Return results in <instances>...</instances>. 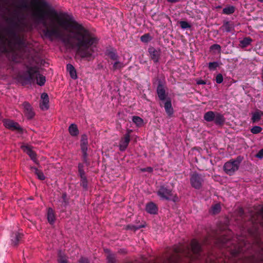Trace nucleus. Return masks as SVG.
I'll return each mask as SVG.
<instances>
[{
  "label": "nucleus",
  "instance_id": "obj_7",
  "mask_svg": "<svg viewBox=\"0 0 263 263\" xmlns=\"http://www.w3.org/2000/svg\"><path fill=\"white\" fill-rule=\"evenodd\" d=\"M204 181V176L196 172L193 173L190 178V183L192 186L196 189H200Z\"/></svg>",
  "mask_w": 263,
  "mask_h": 263
},
{
  "label": "nucleus",
  "instance_id": "obj_26",
  "mask_svg": "<svg viewBox=\"0 0 263 263\" xmlns=\"http://www.w3.org/2000/svg\"><path fill=\"white\" fill-rule=\"evenodd\" d=\"M253 42V40L249 36L244 37L242 40L240 41V46L241 48H245L250 45Z\"/></svg>",
  "mask_w": 263,
  "mask_h": 263
},
{
  "label": "nucleus",
  "instance_id": "obj_43",
  "mask_svg": "<svg viewBox=\"0 0 263 263\" xmlns=\"http://www.w3.org/2000/svg\"><path fill=\"white\" fill-rule=\"evenodd\" d=\"M11 130L14 131H17L19 133H22L23 132V128L20 126L19 124L16 122V125H13L12 126V128L10 129Z\"/></svg>",
  "mask_w": 263,
  "mask_h": 263
},
{
  "label": "nucleus",
  "instance_id": "obj_55",
  "mask_svg": "<svg viewBox=\"0 0 263 263\" xmlns=\"http://www.w3.org/2000/svg\"><path fill=\"white\" fill-rule=\"evenodd\" d=\"M197 84L198 85H204L206 84V82L204 80H199L197 82Z\"/></svg>",
  "mask_w": 263,
  "mask_h": 263
},
{
  "label": "nucleus",
  "instance_id": "obj_58",
  "mask_svg": "<svg viewBox=\"0 0 263 263\" xmlns=\"http://www.w3.org/2000/svg\"><path fill=\"white\" fill-rule=\"evenodd\" d=\"M243 263H248V258L245 257V259L243 261ZM252 263H256L254 260V258L252 259Z\"/></svg>",
  "mask_w": 263,
  "mask_h": 263
},
{
  "label": "nucleus",
  "instance_id": "obj_60",
  "mask_svg": "<svg viewBox=\"0 0 263 263\" xmlns=\"http://www.w3.org/2000/svg\"><path fill=\"white\" fill-rule=\"evenodd\" d=\"M258 1L260 2H263V0H257Z\"/></svg>",
  "mask_w": 263,
  "mask_h": 263
},
{
  "label": "nucleus",
  "instance_id": "obj_30",
  "mask_svg": "<svg viewBox=\"0 0 263 263\" xmlns=\"http://www.w3.org/2000/svg\"><path fill=\"white\" fill-rule=\"evenodd\" d=\"M80 185L85 190H87L88 186V180L86 175L83 176H80Z\"/></svg>",
  "mask_w": 263,
  "mask_h": 263
},
{
  "label": "nucleus",
  "instance_id": "obj_21",
  "mask_svg": "<svg viewBox=\"0 0 263 263\" xmlns=\"http://www.w3.org/2000/svg\"><path fill=\"white\" fill-rule=\"evenodd\" d=\"M22 148L23 151L26 153L27 155L29 156L30 158L34 162H36V154L33 151L29 146H23Z\"/></svg>",
  "mask_w": 263,
  "mask_h": 263
},
{
  "label": "nucleus",
  "instance_id": "obj_20",
  "mask_svg": "<svg viewBox=\"0 0 263 263\" xmlns=\"http://www.w3.org/2000/svg\"><path fill=\"white\" fill-rule=\"evenodd\" d=\"M263 116V111L256 109L254 112H252L251 121L253 123H256L259 121Z\"/></svg>",
  "mask_w": 263,
  "mask_h": 263
},
{
  "label": "nucleus",
  "instance_id": "obj_18",
  "mask_svg": "<svg viewBox=\"0 0 263 263\" xmlns=\"http://www.w3.org/2000/svg\"><path fill=\"white\" fill-rule=\"evenodd\" d=\"M105 55L113 61L119 60L120 57L118 55L117 51L114 48L108 49L105 52Z\"/></svg>",
  "mask_w": 263,
  "mask_h": 263
},
{
  "label": "nucleus",
  "instance_id": "obj_38",
  "mask_svg": "<svg viewBox=\"0 0 263 263\" xmlns=\"http://www.w3.org/2000/svg\"><path fill=\"white\" fill-rule=\"evenodd\" d=\"M220 241L223 247H229L228 243L230 241V239L223 236L220 238Z\"/></svg>",
  "mask_w": 263,
  "mask_h": 263
},
{
  "label": "nucleus",
  "instance_id": "obj_41",
  "mask_svg": "<svg viewBox=\"0 0 263 263\" xmlns=\"http://www.w3.org/2000/svg\"><path fill=\"white\" fill-rule=\"evenodd\" d=\"M179 24L183 29H189L191 27V25L186 21H180Z\"/></svg>",
  "mask_w": 263,
  "mask_h": 263
},
{
  "label": "nucleus",
  "instance_id": "obj_4",
  "mask_svg": "<svg viewBox=\"0 0 263 263\" xmlns=\"http://www.w3.org/2000/svg\"><path fill=\"white\" fill-rule=\"evenodd\" d=\"M157 195L162 200L172 201L176 202L178 201V197L176 194H174L173 189L167 184H163L157 187Z\"/></svg>",
  "mask_w": 263,
  "mask_h": 263
},
{
  "label": "nucleus",
  "instance_id": "obj_15",
  "mask_svg": "<svg viewBox=\"0 0 263 263\" xmlns=\"http://www.w3.org/2000/svg\"><path fill=\"white\" fill-rule=\"evenodd\" d=\"M42 102L40 103V107L42 110H47L49 108V97L47 93L44 92L41 95Z\"/></svg>",
  "mask_w": 263,
  "mask_h": 263
},
{
  "label": "nucleus",
  "instance_id": "obj_28",
  "mask_svg": "<svg viewBox=\"0 0 263 263\" xmlns=\"http://www.w3.org/2000/svg\"><path fill=\"white\" fill-rule=\"evenodd\" d=\"M236 8L233 6H228L222 10V13L226 15H230L234 13Z\"/></svg>",
  "mask_w": 263,
  "mask_h": 263
},
{
  "label": "nucleus",
  "instance_id": "obj_61",
  "mask_svg": "<svg viewBox=\"0 0 263 263\" xmlns=\"http://www.w3.org/2000/svg\"><path fill=\"white\" fill-rule=\"evenodd\" d=\"M2 119V116H1V114L0 113V120H1Z\"/></svg>",
  "mask_w": 263,
  "mask_h": 263
},
{
  "label": "nucleus",
  "instance_id": "obj_51",
  "mask_svg": "<svg viewBox=\"0 0 263 263\" xmlns=\"http://www.w3.org/2000/svg\"><path fill=\"white\" fill-rule=\"evenodd\" d=\"M87 145L88 144H80L81 150L82 153L85 152H87V150H88Z\"/></svg>",
  "mask_w": 263,
  "mask_h": 263
},
{
  "label": "nucleus",
  "instance_id": "obj_10",
  "mask_svg": "<svg viewBox=\"0 0 263 263\" xmlns=\"http://www.w3.org/2000/svg\"><path fill=\"white\" fill-rule=\"evenodd\" d=\"M130 132L131 130H128V132L124 135L120 141L119 146V149L121 152L125 151L130 141Z\"/></svg>",
  "mask_w": 263,
  "mask_h": 263
},
{
  "label": "nucleus",
  "instance_id": "obj_59",
  "mask_svg": "<svg viewBox=\"0 0 263 263\" xmlns=\"http://www.w3.org/2000/svg\"><path fill=\"white\" fill-rule=\"evenodd\" d=\"M239 213L241 216L243 214V210L242 208L239 209Z\"/></svg>",
  "mask_w": 263,
  "mask_h": 263
},
{
  "label": "nucleus",
  "instance_id": "obj_39",
  "mask_svg": "<svg viewBox=\"0 0 263 263\" xmlns=\"http://www.w3.org/2000/svg\"><path fill=\"white\" fill-rule=\"evenodd\" d=\"M221 206L219 204H215L212 207V213L214 214H217L220 212Z\"/></svg>",
  "mask_w": 263,
  "mask_h": 263
},
{
  "label": "nucleus",
  "instance_id": "obj_35",
  "mask_svg": "<svg viewBox=\"0 0 263 263\" xmlns=\"http://www.w3.org/2000/svg\"><path fill=\"white\" fill-rule=\"evenodd\" d=\"M231 160L233 161L234 163H235L236 165L238 166V167H239L240 163L243 160V157L241 156H238L235 159H232Z\"/></svg>",
  "mask_w": 263,
  "mask_h": 263
},
{
  "label": "nucleus",
  "instance_id": "obj_45",
  "mask_svg": "<svg viewBox=\"0 0 263 263\" xmlns=\"http://www.w3.org/2000/svg\"><path fill=\"white\" fill-rule=\"evenodd\" d=\"M210 49L211 50H217L219 53H220L221 51V46L217 44L212 45L210 47Z\"/></svg>",
  "mask_w": 263,
  "mask_h": 263
},
{
  "label": "nucleus",
  "instance_id": "obj_9",
  "mask_svg": "<svg viewBox=\"0 0 263 263\" xmlns=\"http://www.w3.org/2000/svg\"><path fill=\"white\" fill-rule=\"evenodd\" d=\"M148 52L151 60L155 63L159 62L161 55V51L159 49H156L153 47H149L148 49Z\"/></svg>",
  "mask_w": 263,
  "mask_h": 263
},
{
  "label": "nucleus",
  "instance_id": "obj_5",
  "mask_svg": "<svg viewBox=\"0 0 263 263\" xmlns=\"http://www.w3.org/2000/svg\"><path fill=\"white\" fill-rule=\"evenodd\" d=\"M203 118L208 122L214 121L215 124L219 127H222L226 122L224 115L217 111H208L204 114Z\"/></svg>",
  "mask_w": 263,
  "mask_h": 263
},
{
  "label": "nucleus",
  "instance_id": "obj_32",
  "mask_svg": "<svg viewBox=\"0 0 263 263\" xmlns=\"http://www.w3.org/2000/svg\"><path fill=\"white\" fill-rule=\"evenodd\" d=\"M133 122L136 124L137 126L140 127L143 125V119L138 116L133 117Z\"/></svg>",
  "mask_w": 263,
  "mask_h": 263
},
{
  "label": "nucleus",
  "instance_id": "obj_24",
  "mask_svg": "<svg viewBox=\"0 0 263 263\" xmlns=\"http://www.w3.org/2000/svg\"><path fill=\"white\" fill-rule=\"evenodd\" d=\"M68 132L72 137H77L79 134L78 126L74 123L70 125L68 127Z\"/></svg>",
  "mask_w": 263,
  "mask_h": 263
},
{
  "label": "nucleus",
  "instance_id": "obj_6",
  "mask_svg": "<svg viewBox=\"0 0 263 263\" xmlns=\"http://www.w3.org/2000/svg\"><path fill=\"white\" fill-rule=\"evenodd\" d=\"M17 21H16L13 18H9L7 20V22L9 24L10 27L6 29V32L9 35V29H13L17 32L22 31L24 29V24L22 22L24 18L22 17L19 18L17 17Z\"/></svg>",
  "mask_w": 263,
  "mask_h": 263
},
{
  "label": "nucleus",
  "instance_id": "obj_17",
  "mask_svg": "<svg viewBox=\"0 0 263 263\" xmlns=\"http://www.w3.org/2000/svg\"><path fill=\"white\" fill-rule=\"evenodd\" d=\"M165 101V102L164 105L165 111L168 116L171 117L174 114V109L172 107L171 99L170 98H167Z\"/></svg>",
  "mask_w": 263,
  "mask_h": 263
},
{
  "label": "nucleus",
  "instance_id": "obj_12",
  "mask_svg": "<svg viewBox=\"0 0 263 263\" xmlns=\"http://www.w3.org/2000/svg\"><path fill=\"white\" fill-rule=\"evenodd\" d=\"M23 234L18 232H13L11 235V244L14 246H17L22 241Z\"/></svg>",
  "mask_w": 263,
  "mask_h": 263
},
{
  "label": "nucleus",
  "instance_id": "obj_36",
  "mask_svg": "<svg viewBox=\"0 0 263 263\" xmlns=\"http://www.w3.org/2000/svg\"><path fill=\"white\" fill-rule=\"evenodd\" d=\"M141 41L143 43H148L152 40V37L149 33H145L141 36Z\"/></svg>",
  "mask_w": 263,
  "mask_h": 263
},
{
  "label": "nucleus",
  "instance_id": "obj_1",
  "mask_svg": "<svg viewBox=\"0 0 263 263\" xmlns=\"http://www.w3.org/2000/svg\"><path fill=\"white\" fill-rule=\"evenodd\" d=\"M31 16L34 22L45 27L43 33L49 39H60L66 44L75 41L77 53L90 60L98 43V37L66 13L59 15L47 0H31Z\"/></svg>",
  "mask_w": 263,
  "mask_h": 263
},
{
  "label": "nucleus",
  "instance_id": "obj_27",
  "mask_svg": "<svg viewBox=\"0 0 263 263\" xmlns=\"http://www.w3.org/2000/svg\"><path fill=\"white\" fill-rule=\"evenodd\" d=\"M111 64H112V67L111 69L113 71L121 70L124 67V64L123 63L120 62L119 60L115 61L114 63H111Z\"/></svg>",
  "mask_w": 263,
  "mask_h": 263
},
{
  "label": "nucleus",
  "instance_id": "obj_23",
  "mask_svg": "<svg viewBox=\"0 0 263 263\" xmlns=\"http://www.w3.org/2000/svg\"><path fill=\"white\" fill-rule=\"evenodd\" d=\"M66 69H67V71L69 72V73L70 76V77L72 79L76 80L77 79L78 77H77V74L76 70L75 68L74 67V66L72 64H68L66 65Z\"/></svg>",
  "mask_w": 263,
  "mask_h": 263
},
{
  "label": "nucleus",
  "instance_id": "obj_47",
  "mask_svg": "<svg viewBox=\"0 0 263 263\" xmlns=\"http://www.w3.org/2000/svg\"><path fill=\"white\" fill-rule=\"evenodd\" d=\"M223 76L221 73H218L216 76L215 81L217 83L220 84L223 82Z\"/></svg>",
  "mask_w": 263,
  "mask_h": 263
},
{
  "label": "nucleus",
  "instance_id": "obj_52",
  "mask_svg": "<svg viewBox=\"0 0 263 263\" xmlns=\"http://www.w3.org/2000/svg\"><path fill=\"white\" fill-rule=\"evenodd\" d=\"M18 8L20 9H27L28 8V6L26 2L23 1L21 4L18 6Z\"/></svg>",
  "mask_w": 263,
  "mask_h": 263
},
{
  "label": "nucleus",
  "instance_id": "obj_2",
  "mask_svg": "<svg viewBox=\"0 0 263 263\" xmlns=\"http://www.w3.org/2000/svg\"><path fill=\"white\" fill-rule=\"evenodd\" d=\"M174 253L168 258L169 263H180L182 257H185L191 261L201 259V247L195 239L192 240L190 246L183 245L175 246Z\"/></svg>",
  "mask_w": 263,
  "mask_h": 263
},
{
  "label": "nucleus",
  "instance_id": "obj_34",
  "mask_svg": "<svg viewBox=\"0 0 263 263\" xmlns=\"http://www.w3.org/2000/svg\"><path fill=\"white\" fill-rule=\"evenodd\" d=\"M4 37L0 35V53L6 52V48L5 45V42L3 41Z\"/></svg>",
  "mask_w": 263,
  "mask_h": 263
},
{
  "label": "nucleus",
  "instance_id": "obj_29",
  "mask_svg": "<svg viewBox=\"0 0 263 263\" xmlns=\"http://www.w3.org/2000/svg\"><path fill=\"white\" fill-rule=\"evenodd\" d=\"M62 201L61 207L62 211H64L69 203L68 199L67 197V194L65 192L62 193Z\"/></svg>",
  "mask_w": 263,
  "mask_h": 263
},
{
  "label": "nucleus",
  "instance_id": "obj_19",
  "mask_svg": "<svg viewBox=\"0 0 263 263\" xmlns=\"http://www.w3.org/2000/svg\"><path fill=\"white\" fill-rule=\"evenodd\" d=\"M9 35L14 39L19 45H23L24 44V40L21 37L18 32L13 29H9Z\"/></svg>",
  "mask_w": 263,
  "mask_h": 263
},
{
  "label": "nucleus",
  "instance_id": "obj_49",
  "mask_svg": "<svg viewBox=\"0 0 263 263\" xmlns=\"http://www.w3.org/2000/svg\"><path fill=\"white\" fill-rule=\"evenodd\" d=\"M82 160L83 162V163L85 164L87 166H88L90 165V160L88 159V157H82Z\"/></svg>",
  "mask_w": 263,
  "mask_h": 263
},
{
  "label": "nucleus",
  "instance_id": "obj_14",
  "mask_svg": "<svg viewBox=\"0 0 263 263\" xmlns=\"http://www.w3.org/2000/svg\"><path fill=\"white\" fill-rule=\"evenodd\" d=\"M157 93L160 100L163 101L167 99L165 90L161 83H159L158 85Z\"/></svg>",
  "mask_w": 263,
  "mask_h": 263
},
{
  "label": "nucleus",
  "instance_id": "obj_37",
  "mask_svg": "<svg viewBox=\"0 0 263 263\" xmlns=\"http://www.w3.org/2000/svg\"><path fill=\"white\" fill-rule=\"evenodd\" d=\"M219 66L217 62H210L208 64V68L210 70H215Z\"/></svg>",
  "mask_w": 263,
  "mask_h": 263
},
{
  "label": "nucleus",
  "instance_id": "obj_42",
  "mask_svg": "<svg viewBox=\"0 0 263 263\" xmlns=\"http://www.w3.org/2000/svg\"><path fill=\"white\" fill-rule=\"evenodd\" d=\"M58 261L59 263H67V258L65 255L60 254L58 256Z\"/></svg>",
  "mask_w": 263,
  "mask_h": 263
},
{
  "label": "nucleus",
  "instance_id": "obj_46",
  "mask_svg": "<svg viewBox=\"0 0 263 263\" xmlns=\"http://www.w3.org/2000/svg\"><path fill=\"white\" fill-rule=\"evenodd\" d=\"M80 144H88L87 136L85 134L81 136Z\"/></svg>",
  "mask_w": 263,
  "mask_h": 263
},
{
  "label": "nucleus",
  "instance_id": "obj_54",
  "mask_svg": "<svg viewBox=\"0 0 263 263\" xmlns=\"http://www.w3.org/2000/svg\"><path fill=\"white\" fill-rule=\"evenodd\" d=\"M142 171L143 172H148L149 173H152L153 171V168L151 167H147L146 168H143Z\"/></svg>",
  "mask_w": 263,
  "mask_h": 263
},
{
  "label": "nucleus",
  "instance_id": "obj_57",
  "mask_svg": "<svg viewBox=\"0 0 263 263\" xmlns=\"http://www.w3.org/2000/svg\"><path fill=\"white\" fill-rule=\"evenodd\" d=\"M82 157H88L87 152H82Z\"/></svg>",
  "mask_w": 263,
  "mask_h": 263
},
{
  "label": "nucleus",
  "instance_id": "obj_8",
  "mask_svg": "<svg viewBox=\"0 0 263 263\" xmlns=\"http://www.w3.org/2000/svg\"><path fill=\"white\" fill-rule=\"evenodd\" d=\"M238 169V166L234 163L231 160L226 162L223 165L224 171L229 176L234 175L235 172Z\"/></svg>",
  "mask_w": 263,
  "mask_h": 263
},
{
  "label": "nucleus",
  "instance_id": "obj_48",
  "mask_svg": "<svg viewBox=\"0 0 263 263\" xmlns=\"http://www.w3.org/2000/svg\"><path fill=\"white\" fill-rule=\"evenodd\" d=\"M243 251V249H239L237 250L233 251V252H232V254H233V255L234 256L237 257V256H238V255L239 254L241 253Z\"/></svg>",
  "mask_w": 263,
  "mask_h": 263
},
{
  "label": "nucleus",
  "instance_id": "obj_13",
  "mask_svg": "<svg viewBox=\"0 0 263 263\" xmlns=\"http://www.w3.org/2000/svg\"><path fill=\"white\" fill-rule=\"evenodd\" d=\"M220 29L223 32H231L234 30V23L231 21H224Z\"/></svg>",
  "mask_w": 263,
  "mask_h": 263
},
{
  "label": "nucleus",
  "instance_id": "obj_56",
  "mask_svg": "<svg viewBox=\"0 0 263 263\" xmlns=\"http://www.w3.org/2000/svg\"><path fill=\"white\" fill-rule=\"evenodd\" d=\"M166 1L170 3H176L180 2L181 0H166Z\"/></svg>",
  "mask_w": 263,
  "mask_h": 263
},
{
  "label": "nucleus",
  "instance_id": "obj_22",
  "mask_svg": "<svg viewBox=\"0 0 263 263\" xmlns=\"http://www.w3.org/2000/svg\"><path fill=\"white\" fill-rule=\"evenodd\" d=\"M47 220L50 224H53L55 222V215L51 208H48L47 209Z\"/></svg>",
  "mask_w": 263,
  "mask_h": 263
},
{
  "label": "nucleus",
  "instance_id": "obj_40",
  "mask_svg": "<svg viewBox=\"0 0 263 263\" xmlns=\"http://www.w3.org/2000/svg\"><path fill=\"white\" fill-rule=\"evenodd\" d=\"M262 128L259 126H254L251 129V132L253 134H257L262 131Z\"/></svg>",
  "mask_w": 263,
  "mask_h": 263
},
{
  "label": "nucleus",
  "instance_id": "obj_3",
  "mask_svg": "<svg viewBox=\"0 0 263 263\" xmlns=\"http://www.w3.org/2000/svg\"><path fill=\"white\" fill-rule=\"evenodd\" d=\"M27 70L20 77L23 85L31 84L36 81L39 86H43L46 82L45 76L40 74L36 66H27Z\"/></svg>",
  "mask_w": 263,
  "mask_h": 263
},
{
  "label": "nucleus",
  "instance_id": "obj_11",
  "mask_svg": "<svg viewBox=\"0 0 263 263\" xmlns=\"http://www.w3.org/2000/svg\"><path fill=\"white\" fill-rule=\"evenodd\" d=\"M25 116L28 119H31L33 118L35 114L33 110V108L31 105L27 102H25L23 104Z\"/></svg>",
  "mask_w": 263,
  "mask_h": 263
},
{
  "label": "nucleus",
  "instance_id": "obj_44",
  "mask_svg": "<svg viewBox=\"0 0 263 263\" xmlns=\"http://www.w3.org/2000/svg\"><path fill=\"white\" fill-rule=\"evenodd\" d=\"M107 260L108 263H115L116 259L114 254H109L107 256Z\"/></svg>",
  "mask_w": 263,
  "mask_h": 263
},
{
  "label": "nucleus",
  "instance_id": "obj_33",
  "mask_svg": "<svg viewBox=\"0 0 263 263\" xmlns=\"http://www.w3.org/2000/svg\"><path fill=\"white\" fill-rule=\"evenodd\" d=\"M84 164L83 163H79L78 165V175L80 176H83L85 175V172L84 171Z\"/></svg>",
  "mask_w": 263,
  "mask_h": 263
},
{
  "label": "nucleus",
  "instance_id": "obj_53",
  "mask_svg": "<svg viewBox=\"0 0 263 263\" xmlns=\"http://www.w3.org/2000/svg\"><path fill=\"white\" fill-rule=\"evenodd\" d=\"M79 263H89L87 258L82 257L79 260Z\"/></svg>",
  "mask_w": 263,
  "mask_h": 263
},
{
  "label": "nucleus",
  "instance_id": "obj_31",
  "mask_svg": "<svg viewBox=\"0 0 263 263\" xmlns=\"http://www.w3.org/2000/svg\"><path fill=\"white\" fill-rule=\"evenodd\" d=\"M4 125L5 127L7 128L10 129L11 128H12V126L13 125H16V122L8 119H5L3 121Z\"/></svg>",
  "mask_w": 263,
  "mask_h": 263
},
{
  "label": "nucleus",
  "instance_id": "obj_25",
  "mask_svg": "<svg viewBox=\"0 0 263 263\" xmlns=\"http://www.w3.org/2000/svg\"><path fill=\"white\" fill-rule=\"evenodd\" d=\"M30 170L35 174V175H36L37 178L39 180H44L45 179L46 177L42 170H39L37 168L34 166H31L30 167Z\"/></svg>",
  "mask_w": 263,
  "mask_h": 263
},
{
  "label": "nucleus",
  "instance_id": "obj_16",
  "mask_svg": "<svg viewBox=\"0 0 263 263\" xmlns=\"http://www.w3.org/2000/svg\"><path fill=\"white\" fill-rule=\"evenodd\" d=\"M146 211L150 214H156L158 211V206L153 202L147 203L145 206Z\"/></svg>",
  "mask_w": 263,
  "mask_h": 263
},
{
  "label": "nucleus",
  "instance_id": "obj_50",
  "mask_svg": "<svg viewBox=\"0 0 263 263\" xmlns=\"http://www.w3.org/2000/svg\"><path fill=\"white\" fill-rule=\"evenodd\" d=\"M256 157L259 159L263 158V148L258 151L256 155Z\"/></svg>",
  "mask_w": 263,
  "mask_h": 263
}]
</instances>
